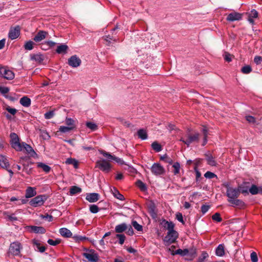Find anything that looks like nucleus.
<instances>
[{"label":"nucleus","mask_w":262,"mask_h":262,"mask_svg":"<svg viewBox=\"0 0 262 262\" xmlns=\"http://www.w3.org/2000/svg\"><path fill=\"white\" fill-rule=\"evenodd\" d=\"M160 160L164 161L166 163L171 164L173 162L172 160L167 155L165 154L160 157Z\"/></svg>","instance_id":"a18cd8bd"},{"label":"nucleus","mask_w":262,"mask_h":262,"mask_svg":"<svg viewBox=\"0 0 262 262\" xmlns=\"http://www.w3.org/2000/svg\"><path fill=\"white\" fill-rule=\"evenodd\" d=\"M246 120L250 123H255V118L252 116H246Z\"/></svg>","instance_id":"69168bd1"},{"label":"nucleus","mask_w":262,"mask_h":262,"mask_svg":"<svg viewBox=\"0 0 262 262\" xmlns=\"http://www.w3.org/2000/svg\"><path fill=\"white\" fill-rule=\"evenodd\" d=\"M66 163L68 164L73 165L75 168L78 166V162L75 159L69 158L66 161Z\"/></svg>","instance_id":"f704fd0d"},{"label":"nucleus","mask_w":262,"mask_h":262,"mask_svg":"<svg viewBox=\"0 0 262 262\" xmlns=\"http://www.w3.org/2000/svg\"><path fill=\"white\" fill-rule=\"evenodd\" d=\"M212 220L216 221L217 222H221L222 221V219L221 217L220 213L219 212H216L212 216Z\"/></svg>","instance_id":"3c124183"},{"label":"nucleus","mask_w":262,"mask_h":262,"mask_svg":"<svg viewBox=\"0 0 262 262\" xmlns=\"http://www.w3.org/2000/svg\"><path fill=\"white\" fill-rule=\"evenodd\" d=\"M226 187V195L228 197V200L237 199L239 196V191L237 188L231 187L228 184H224Z\"/></svg>","instance_id":"0eeeda50"},{"label":"nucleus","mask_w":262,"mask_h":262,"mask_svg":"<svg viewBox=\"0 0 262 262\" xmlns=\"http://www.w3.org/2000/svg\"><path fill=\"white\" fill-rule=\"evenodd\" d=\"M65 123L68 127H72V130H73L76 127L75 121L72 118L67 117L65 120Z\"/></svg>","instance_id":"c9c22d12"},{"label":"nucleus","mask_w":262,"mask_h":262,"mask_svg":"<svg viewBox=\"0 0 262 262\" xmlns=\"http://www.w3.org/2000/svg\"><path fill=\"white\" fill-rule=\"evenodd\" d=\"M176 254L180 255L181 256H187L188 257L186 258V259H187L188 260H191L195 256L196 251H195V249H179L176 250L175 252H173V253H172V255H174Z\"/></svg>","instance_id":"f257e3e1"},{"label":"nucleus","mask_w":262,"mask_h":262,"mask_svg":"<svg viewBox=\"0 0 262 262\" xmlns=\"http://www.w3.org/2000/svg\"><path fill=\"white\" fill-rule=\"evenodd\" d=\"M23 166V171H25L27 174H31L32 173V168L29 167V163L25 162L21 164Z\"/></svg>","instance_id":"4c0bfd02"},{"label":"nucleus","mask_w":262,"mask_h":262,"mask_svg":"<svg viewBox=\"0 0 262 262\" xmlns=\"http://www.w3.org/2000/svg\"><path fill=\"white\" fill-rule=\"evenodd\" d=\"M112 192L114 196L117 199L123 201L125 200L124 196L120 193V192L116 188H113V190H112Z\"/></svg>","instance_id":"72a5a7b5"},{"label":"nucleus","mask_w":262,"mask_h":262,"mask_svg":"<svg viewBox=\"0 0 262 262\" xmlns=\"http://www.w3.org/2000/svg\"><path fill=\"white\" fill-rule=\"evenodd\" d=\"M61 242V240L60 239H56V240L54 241L52 239H49L47 241V243L52 246H56L57 245L60 244Z\"/></svg>","instance_id":"6e6d98bb"},{"label":"nucleus","mask_w":262,"mask_h":262,"mask_svg":"<svg viewBox=\"0 0 262 262\" xmlns=\"http://www.w3.org/2000/svg\"><path fill=\"white\" fill-rule=\"evenodd\" d=\"M132 224L135 229L138 231H142L143 230V227L141 225L139 224L136 221H133Z\"/></svg>","instance_id":"8fccbe9b"},{"label":"nucleus","mask_w":262,"mask_h":262,"mask_svg":"<svg viewBox=\"0 0 262 262\" xmlns=\"http://www.w3.org/2000/svg\"><path fill=\"white\" fill-rule=\"evenodd\" d=\"M28 228L30 229L31 231L35 233L43 234L46 232V229L41 226H30Z\"/></svg>","instance_id":"412c9836"},{"label":"nucleus","mask_w":262,"mask_h":262,"mask_svg":"<svg viewBox=\"0 0 262 262\" xmlns=\"http://www.w3.org/2000/svg\"><path fill=\"white\" fill-rule=\"evenodd\" d=\"M10 144L11 147L14 148L16 151H20L21 149V142H19V139L18 135L15 133H12L10 135Z\"/></svg>","instance_id":"39448f33"},{"label":"nucleus","mask_w":262,"mask_h":262,"mask_svg":"<svg viewBox=\"0 0 262 262\" xmlns=\"http://www.w3.org/2000/svg\"><path fill=\"white\" fill-rule=\"evenodd\" d=\"M136 185L141 191H145L147 189L145 184L140 180L136 182Z\"/></svg>","instance_id":"49530a36"},{"label":"nucleus","mask_w":262,"mask_h":262,"mask_svg":"<svg viewBox=\"0 0 262 262\" xmlns=\"http://www.w3.org/2000/svg\"><path fill=\"white\" fill-rule=\"evenodd\" d=\"M47 35H48V33L47 32L43 30H39L34 37L33 40L36 42H40L44 39Z\"/></svg>","instance_id":"dca6fc26"},{"label":"nucleus","mask_w":262,"mask_h":262,"mask_svg":"<svg viewBox=\"0 0 262 262\" xmlns=\"http://www.w3.org/2000/svg\"><path fill=\"white\" fill-rule=\"evenodd\" d=\"M204 177L207 179H213L214 178H217V176L215 173H214L211 171H207L205 173Z\"/></svg>","instance_id":"4d7b16f0"},{"label":"nucleus","mask_w":262,"mask_h":262,"mask_svg":"<svg viewBox=\"0 0 262 262\" xmlns=\"http://www.w3.org/2000/svg\"><path fill=\"white\" fill-rule=\"evenodd\" d=\"M210 206L209 205H203L201 207V211L203 214L206 213L209 209Z\"/></svg>","instance_id":"338daca9"},{"label":"nucleus","mask_w":262,"mask_h":262,"mask_svg":"<svg viewBox=\"0 0 262 262\" xmlns=\"http://www.w3.org/2000/svg\"><path fill=\"white\" fill-rule=\"evenodd\" d=\"M82 189L77 186H73L71 187L69 192L71 195H74L76 194L81 192Z\"/></svg>","instance_id":"473e14b6"},{"label":"nucleus","mask_w":262,"mask_h":262,"mask_svg":"<svg viewBox=\"0 0 262 262\" xmlns=\"http://www.w3.org/2000/svg\"><path fill=\"white\" fill-rule=\"evenodd\" d=\"M215 254L218 256H223L225 254L224 245L220 244L215 250Z\"/></svg>","instance_id":"7c9ffc66"},{"label":"nucleus","mask_w":262,"mask_h":262,"mask_svg":"<svg viewBox=\"0 0 262 262\" xmlns=\"http://www.w3.org/2000/svg\"><path fill=\"white\" fill-rule=\"evenodd\" d=\"M259 187L254 184H252L251 187L249 188V192L252 195H255L258 193Z\"/></svg>","instance_id":"ea45409f"},{"label":"nucleus","mask_w":262,"mask_h":262,"mask_svg":"<svg viewBox=\"0 0 262 262\" xmlns=\"http://www.w3.org/2000/svg\"><path fill=\"white\" fill-rule=\"evenodd\" d=\"M250 257L252 262H257L258 257L256 252H252L250 254Z\"/></svg>","instance_id":"680f3d73"},{"label":"nucleus","mask_w":262,"mask_h":262,"mask_svg":"<svg viewBox=\"0 0 262 262\" xmlns=\"http://www.w3.org/2000/svg\"><path fill=\"white\" fill-rule=\"evenodd\" d=\"M34 43L31 40L27 41L24 45V48L27 50H31L33 49Z\"/></svg>","instance_id":"de8ad7c7"},{"label":"nucleus","mask_w":262,"mask_h":262,"mask_svg":"<svg viewBox=\"0 0 262 262\" xmlns=\"http://www.w3.org/2000/svg\"><path fill=\"white\" fill-rule=\"evenodd\" d=\"M151 171L155 175H161L164 173L165 169L164 167L159 163H155L151 167Z\"/></svg>","instance_id":"1a4fd4ad"},{"label":"nucleus","mask_w":262,"mask_h":262,"mask_svg":"<svg viewBox=\"0 0 262 262\" xmlns=\"http://www.w3.org/2000/svg\"><path fill=\"white\" fill-rule=\"evenodd\" d=\"M163 223L164 227L166 228L168 230V232L174 231V224L172 222H168L164 220Z\"/></svg>","instance_id":"a878e982"},{"label":"nucleus","mask_w":262,"mask_h":262,"mask_svg":"<svg viewBox=\"0 0 262 262\" xmlns=\"http://www.w3.org/2000/svg\"><path fill=\"white\" fill-rule=\"evenodd\" d=\"M207 164L213 166L216 165V162L214 160V158L210 154H206L205 155Z\"/></svg>","instance_id":"393cba45"},{"label":"nucleus","mask_w":262,"mask_h":262,"mask_svg":"<svg viewBox=\"0 0 262 262\" xmlns=\"http://www.w3.org/2000/svg\"><path fill=\"white\" fill-rule=\"evenodd\" d=\"M246 14L248 15V17L255 18L258 17V12L255 10H252L249 13H246Z\"/></svg>","instance_id":"09e8293b"},{"label":"nucleus","mask_w":262,"mask_h":262,"mask_svg":"<svg viewBox=\"0 0 262 262\" xmlns=\"http://www.w3.org/2000/svg\"><path fill=\"white\" fill-rule=\"evenodd\" d=\"M227 200L229 203L232 205V206L243 207L245 205V203L243 201L237 199V198Z\"/></svg>","instance_id":"b1692460"},{"label":"nucleus","mask_w":262,"mask_h":262,"mask_svg":"<svg viewBox=\"0 0 262 262\" xmlns=\"http://www.w3.org/2000/svg\"><path fill=\"white\" fill-rule=\"evenodd\" d=\"M32 244L35 248V250H37L39 252L42 253L46 250V247L43 246H41L39 241L34 239L32 240Z\"/></svg>","instance_id":"6ab92c4d"},{"label":"nucleus","mask_w":262,"mask_h":262,"mask_svg":"<svg viewBox=\"0 0 262 262\" xmlns=\"http://www.w3.org/2000/svg\"><path fill=\"white\" fill-rule=\"evenodd\" d=\"M6 110H7L9 113L12 115H15L17 112V110L14 108H11L9 106L7 105L6 107Z\"/></svg>","instance_id":"052dcab7"},{"label":"nucleus","mask_w":262,"mask_h":262,"mask_svg":"<svg viewBox=\"0 0 262 262\" xmlns=\"http://www.w3.org/2000/svg\"><path fill=\"white\" fill-rule=\"evenodd\" d=\"M187 139L185 141V144L189 146L190 144L194 142H198L200 138V134L199 133H195L194 134H188Z\"/></svg>","instance_id":"ddd939ff"},{"label":"nucleus","mask_w":262,"mask_h":262,"mask_svg":"<svg viewBox=\"0 0 262 262\" xmlns=\"http://www.w3.org/2000/svg\"><path fill=\"white\" fill-rule=\"evenodd\" d=\"M30 59L32 61H35L38 63H41L45 59V56L40 53L30 54Z\"/></svg>","instance_id":"a211bd4d"},{"label":"nucleus","mask_w":262,"mask_h":262,"mask_svg":"<svg viewBox=\"0 0 262 262\" xmlns=\"http://www.w3.org/2000/svg\"><path fill=\"white\" fill-rule=\"evenodd\" d=\"M147 207L149 213H155V209L156 207L155 203L153 201H150V202L147 204Z\"/></svg>","instance_id":"79ce46f5"},{"label":"nucleus","mask_w":262,"mask_h":262,"mask_svg":"<svg viewBox=\"0 0 262 262\" xmlns=\"http://www.w3.org/2000/svg\"><path fill=\"white\" fill-rule=\"evenodd\" d=\"M68 63L70 66L73 68H77L81 64V60L78 57L75 55L71 56L70 58H69Z\"/></svg>","instance_id":"9d476101"},{"label":"nucleus","mask_w":262,"mask_h":262,"mask_svg":"<svg viewBox=\"0 0 262 262\" xmlns=\"http://www.w3.org/2000/svg\"><path fill=\"white\" fill-rule=\"evenodd\" d=\"M244 14V13H239L236 12H232L227 15L226 20L228 21L239 20L242 19Z\"/></svg>","instance_id":"4468645a"},{"label":"nucleus","mask_w":262,"mask_h":262,"mask_svg":"<svg viewBox=\"0 0 262 262\" xmlns=\"http://www.w3.org/2000/svg\"><path fill=\"white\" fill-rule=\"evenodd\" d=\"M9 91V89L8 87L0 86V93L2 94L6 95Z\"/></svg>","instance_id":"0e129e2a"},{"label":"nucleus","mask_w":262,"mask_h":262,"mask_svg":"<svg viewBox=\"0 0 262 262\" xmlns=\"http://www.w3.org/2000/svg\"><path fill=\"white\" fill-rule=\"evenodd\" d=\"M47 200V196L46 195H38L31 199L29 202V204L35 207L40 206Z\"/></svg>","instance_id":"423d86ee"},{"label":"nucleus","mask_w":262,"mask_h":262,"mask_svg":"<svg viewBox=\"0 0 262 262\" xmlns=\"http://www.w3.org/2000/svg\"><path fill=\"white\" fill-rule=\"evenodd\" d=\"M95 167L99 168L100 170L105 173H108L112 168L110 163L104 159L97 161L96 162Z\"/></svg>","instance_id":"20e7f679"},{"label":"nucleus","mask_w":262,"mask_h":262,"mask_svg":"<svg viewBox=\"0 0 262 262\" xmlns=\"http://www.w3.org/2000/svg\"><path fill=\"white\" fill-rule=\"evenodd\" d=\"M71 130H72V127H69L68 126H60L56 134H58L59 132L62 133H70Z\"/></svg>","instance_id":"58836bf2"},{"label":"nucleus","mask_w":262,"mask_h":262,"mask_svg":"<svg viewBox=\"0 0 262 262\" xmlns=\"http://www.w3.org/2000/svg\"><path fill=\"white\" fill-rule=\"evenodd\" d=\"M40 217L43 219H47L49 222H52L53 221V217L51 215L46 214L45 215H41Z\"/></svg>","instance_id":"774afa93"},{"label":"nucleus","mask_w":262,"mask_h":262,"mask_svg":"<svg viewBox=\"0 0 262 262\" xmlns=\"http://www.w3.org/2000/svg\"><path fill=\"white\" fill-rule=\"evenodd\" d=\"M68 46L64 44L58 46L56 50V52L58 54H65L68 49Z\"/></svg>","instance_id":"cd10ccee"},{"label":"nucleus","mask_w":262,"mask_h":262,"mask_svg":"<svg viewBox=\"0 0 262 262\" xmlns=\"http://www.w3.org/2000/svg\"><path fill=\"white\" fill-rule=\"evenodd\" d=\"M237 189L239 191V194L241 193H242L243 194H248L249 193L248 192L249 187L246 185V184H242L241 185H238Z\"/></svg>","instance_id":"2f4dec72"},{"label":"nucleus","mask_w":262,"mask_h":262,"mask_svg":"<svg viewBox=\"0 0 262 262\" xmlns=\"http://www.w3.org/2000/svg\"><path fill=\"white\" fill-rule=\"evenodd\" d=\"M241 71L244 74H249L252 71V69L250 66H246L242 68Z\"/></svg>","instance_id":"bf43d9fd"},{"label":"nucleus","mask_w":262,"mask_h":262,"mask_svg":"<svg viewBox=\"0 0 262 262\" xmlns=\"http://www.w3.org/2000/svg\"><path fill=\"white\" fill-rule=\"evenodd\" d=\"M90 253H83V256L87 258L90 262H98L99 260V256L94 250L91 249Z\"/></svg>","instance_id":"6e6552de"},{"label":"nucleus","mask_w":262,"mask_h":262,"mask_svg":"<svg viewBox=\"0 0 262 262\" xmlns=\"http://www.w3.org/2000/svg\"><path fill=\"white\" fill-rule=\"evenodd\" d=\"M173 173L174 175H177L180 173V164L179 162H175L173 165Z\"/></svg>","instance_id":"c03bdc74"},{"label":"nucleus","mask_w":262,"mask_h":262,"mask_svg":"<svg viewBox=\"0 0 262 262\" xmlns=\"http://www.w3.org/2000/svg\"><path fill=\"white\" fill-rule=\"evenodd\" d=\"M37 167L42 168L46 173L49 172L51 170V167L50 166L41 162L37 163Z\"/></svg>","instance_id":"e433bc0d"},{"label":"nucleus","mask_w":262,"mask_h":262,"mask_svg":"<svg viewBox=\"0 0 262 262\" xmlns=\"http://www.w3.org/2000/svg\"><path fill=\"white\" fill-rule=\"evenodd\" d=\"M22 248L19 242H14L10 245L8 254L9 256H21L20 249Z\"/></svg>","instance_id":"f03ea898"},{"label":"nucleus","mask_w":262,"mask_h":262,"mask_svg":"<svg viewBox=\"0 0 262 262\" xmlns=\"http://www.w3.org/2000/svg\"><path fill=\"white\" fill-rule=\"evenodd\" d=\"M55 115L54 110L50 111L46 113L44 115L45 118L46 119H50L52 118Z\"/></svg>","instance_id":"5fc2aeb1"},{"label":"nucleus","mask_w":262,"mask_h":262,"mask_svg":"<svg viewBox=\"0 0 262 262\" xmlns=\"http://www.w3.org/2000/svg\"><path fill=\"white\" fill-rule=\"evenodd\" d=\"M0 76L8 80H12L14 78V74L12 71L6 70L3 67H0Z\"/></svg>","instance_id":"f8f14e48"},{"label":"nucleus","mask_w":262,"mask_h":262,"mask_svg":"<svg viewBox=\"0 0 262 262\" xmlns=\"http://www.w3.org/2000/svg\"><path fill=\"white\" fill-rule=\"evenodd\" d=\"M151 147L156 152H159L162 149L161 145L157 141H154L151 144Z\"/></svg>","instance_id":"a19ab883"},{"label":"nucleus","mask_w":262,"mask_h":262,"mask_svg":"<svg viewBox=\"0 0 262 262\" xmlns=\"http://www.w3.org/2000/svg\"><path fill=\"white\" fill-rule=\"evenodd\" d=\"M20 35V27L16 26L15 27H11L9 30L8 36L12 39L17 38Z\"/></svg>","instance_id":"9b49d317"},{"label":"nucleus","mask_w":262,"mask_h":262,"mask_svg":"<svg viewBox=\"0 0 262 262\" xmlns=\"http://www.w3.org/2000/svg\"><path fill=\"white\" fill-rule=\"evenodd\" d=\"M20 145L21 150L20 151H25L26 153L28 154H31L32 156H33V155H32V154H35L34 149L30 145L27 144L24 142H21Z\"/></svg>","instance_id":"2eb2a0df"},{"label":"nucleus","mask_w":262,"mask_h":262,"mask_svg":"<svg viewBox=\"0 0 262 262\" xmlns=\"http://www.w3.org/2000/svg\"><path fill=\"white\" fill-rule=\"evenodd\" d=\"M60 234L65 237H71L72 236V233L71 231L66 228H62L59 229Z\"/></svg>","instance_id":"bb28decb"},{"label":"nucleus","mask_w":262,"mask_h":262,"mask_svg":"<svg viewBox=\"0 0 262 262\" xmlns=\"http://www.w3.org/2000/svg\"><path fill=\"white\" fill-rule=\"evenodd\" d=\"M10 164L7 158L2 155H0V166L4 169H7Z\"/></svg>","instance_id":"aec40b11"},{"label":"nucleus","mask_w":262,"mask_h":262,"mask_svg":"<svg viewBox=\"0 0 262 262\" xmlns=\"http://www.w3.org/2000/svg\"><path fill=\"white\" fill-rule=\"evenodd\" d=\"M90 211L91 213H96L99 211V208L96 205H91L90 206Z\"/></svg>","instance_id":"13d9d810"},{"label":"nucleus","mask_w":262,"mask_h":262,"mask_svg":"<svg viewBox=\"0 0 262 262\" xmlns=\"http://www.w3.org/2000/svg\"><path fill=\"white\" fill-rule=\"evenodd\" d=\"M86 126L90 129L92 131H95L98 129L97 125L92 122H87L86 123Z\"/></svg>","instance_id":"37998d69"},{"label":"nucleus","mask_w":262,"mask_h":262,"mask_svg":"<svg viewBox=\"0 0 262 262\" xmlns=\"http://www.w3.org/2000/svg\"><path fill=\"white\" fill-rule=\"evenodd\" d=\"M137 134L138 138L141 140H146L147 139L148 135L147 132L144 129H140L138 130Z\"/></svg>","instance_id":"c85d7f7f"},{"label":"nucleus","mask_w":262,"mask_h":262,"mask_svg":"<svg viewBox=\"0 0 262 262\" xmlns=\"http://www.w3.org/2000/svg\"><path fill=\"white\" fill-rule=\"evenodd\" d=\"M208 257V253L205 251H203L201 255L198 258V262H203L205 259Z\"/></svg>","instance_id":"603ef678"},{"label":"nucleus","mask_w":262,"mask_h":262,"mask_svg":"<svg viewBox=\"0 0 262 262\" xmlns=\"http://www.w3.org/2000/svg\"><path fill=\"white\" fill-rule=\"evenodd\" d=\"M31 99L27 96H24L20 98L19 102L25 107H28L31 105Z\"/></svg>","instance_id":"c756f323"},{"label":"nucleus","mask_w":262,"mask_h":262,"mask_svg":"<svg viewBox=\"0 0 262 262\" xmlns=\"http://www.w3.org/2000/svg\"><path fill=\"white\" fill-rule=\"evenodd\" d=\"M178 237V233L176 231L168 232L167 234L163 239L164 244L166 246H168L170 244L175 243Z\"/></svg>","instance_id":"7ed1b4c3"},{"label":"nucleus","mask_w":262,"mask_h":262,"mask_svg":"<svg viewBox=\"0 0 262 262\" xmlns=\"http://www.w3.org/2000/svg\"><path fill=\"white\" fill-rule=\"evenodd\" d=\"M176 219L183 225L185 224V222L183 220V215L181 213L178 212L177 213Z\"/></svg>","instance_id":"e2e57ef3"},{"label":"nucleus","mask_w":262,"mask_h":262,"mask_svg":"<svg viewBox=\"0 0 262 262\" xmlns=\"http://www.w3.org/2000/svg\"><path fill=\"white\" fill-rule=\"evenodd\" d=\"M128 228V225L125 223H123L121 224H119L115 227V232L118 233H122Z\"/></svg>","instance_id":"5701e85b"},{"label":"nucleus","mask_w":262,"mask_h":262,"mask_svg":"<svg viewBox=\"0 0 262 262\" xmlns=\"http://www.w3.org/2000/svg\"><path fill=\"white\" fill-rule=\"evenodd\" d=\"M100 195L97 193H89L86 194L85 199L89 202L94 203L99 199Z\"/></svg>","instance_id":"f3484780"},{"label":"nucleus","mask_w":262,"mask_h":262,"mask_svg":"<svg viewBox=\"0 0 262 262\" xmlns=\"http://www.w3.org/2000/svg\"><path fill=\"white\" fill-rule=\"evenodd\" d=\"M116 237L119 239V243L120 245L123 244L126 238L125 236L122 234H117Z\"/></svg>","instance_id":"864d4df0"},{"label":"nucleus","mask_w":262,"mask_h":262,"mask_svg":"<svg viewBox=\"0 0 262 262\" xmlns=\"http://www.w3.org/2000/svg\"><path fill=\"white\" fill-rule=\"evenodd\" d=\"M36 194V188L35 187H28L26 190L25 196L26 198H30Z\"/></svg>","instance_id":"4be33fe9"}]
</instances>
